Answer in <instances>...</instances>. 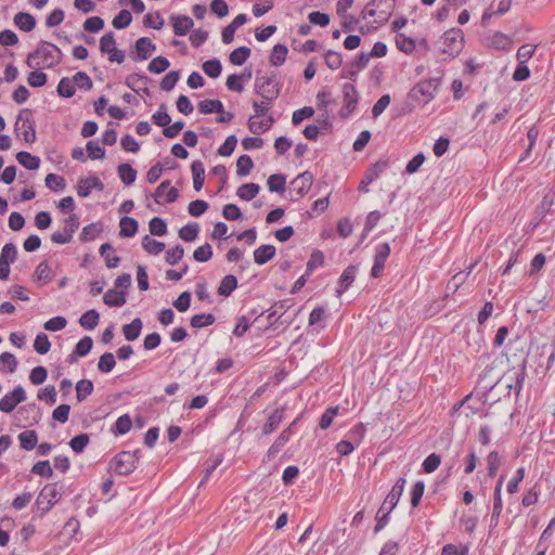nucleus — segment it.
Masks as SVG:
<instances>
[{
  "label": "nucleus",
  "instance_id": "f257e3e1",
  "mask_svg": "<svg viewBox=\"0 0 555 555\" xmlns=\"http://www.w3.org/2000/svg\"><path fill=\"white\" fill-rule=\"evenodd\" d=\"M62 51L53 43L40 41L37 49L29 53L26 64L30 68H52L62 61Z\"/></svg>",
  "mask_w": 555,
  "mask_h": 555
},
{
  "label": "nucleus",
  "instance_id": "f03ea898",
  "mask_svg": "<svg viewBox=\"0 0 555 555\" xmlns=\"http://www.w3.org/2000/svg\"><path fill=\"white\" fill-rule=\"evenodd\" d=\"M139 450L133 452L121 451L109 462V469L119 476H128L137 468Z\"/></svg>",
  "mask_w": 555,
  "mask_h": 555
},
{
  "label": "nucleus",
  "instance_id": "7ed1b4c3",
  "mask_svg": "<svg viewBox=\"0 0 555 555\" xmlns=\"http://www.w3.org/2000/svg\"><path fill=\"white\" fill-rule=\"evenodd\" d=\"M395 0H371L362 11L363 18L375 17L376 22H387L392 14Z\"/></svg>",
  "mask_w": 555,
  "mask_h": 555
},
{
  "label": "nucleus",
  "instance_id": "20e7f679",
  "mask_svg": "<svg viewBox=\"0 0 555 555\" xmlns=\"http://www.w3.org/2000/svg\"><path fill=\"white\" fill-rule=\"evenodd\" d=\"M281 87V82L274 75L270 77L257 76L255 80V92L269 102H273L279 98Z\"/></svg>",
  "mask_w": 555,
  "mask_h": 555
},
{
  "label": "nucleus",
  "instance_id": "39448f33",
  "mask_svg": "<svg viewBox=\"0 0 555 555\" xmlns=\"http://www.w3.org/2000/svg\"><path fill=\"white\" fill-rule=\"evenodd\" d=\"M15 130L18 134L23 135V139L27 143H33L36 140L35 120L33 119V113L28 108H24L20 112L16 122Z\"/></svg>",
  "mask_w": 555,
  "mask_h": 555
},
{
  "label": "nucleus",
  "instance_id": "423d86ee",
  "mask_svg": "<svg viewBox=\"0 0 555 555\" xmlns=\"http://www.w3.org/2000/svg\"><path fill=\"white\" fill-rule=\"evenodd\" d=\"M62 498L55 483L47 485L40 491L36 504L42 514L48 513Z\"/></svg>",
  "mask_w": 555,
  "mask_h": 555
},
{
  "label": "nucleus",
  "instance_id": "0eeeda50",
  "mask_svg": "<svg viewBox=\"0 0 555 555\" xmlns=\"http://www.w3.org/2000/svg\"><path fill=\"white\" fill-rule=\"evenodd\" d=\"M463 49V37L461 30L446 31L440 39V50L450 56H455Z\"/></svg>",
  "mask_w": 555,
  "mask_h": 555
},
{
  "label": "nucleus",
  "instance_id": "6e6552de",
  "mask_svg": "<svg viewBox=\"0 0 555 555\" xmlns=\"http://www.w3.org/2000/svg\"><path fill=\"white\" fill-rule=\"evenodd\" d=\"M79 228V218L76 214H70L64 220L63 231H55L51 234V241L55 244H67L72 241L74 233Z\"/></svg>",
  "mask_w": 555,
  "mask_h": 555
},
{
  "label": "nucleus",
  "instance_id": "1a4fd4ad",
  "mask_svg": "<svg viewBox=\"0 0 555 555\" xmlns=\"http://www.w3.org/2000/svg\"><path fill=\"white\" fill-rule=\"evenodd\" d=\"M301 415H298L274 440L272 446L267 451V459L269 461L273 460L280 451L284 448V446L291 440L292 435L294 434L293 428L300 421Z\"/></svg>",
  "mask_w": 555,
  "mask_h": 555
},
{
  "label": "nucleus",
  "instance_id": "9d476101",
  "mask_svg": "<svg viewBox=\"0 0 555 555\" xmlns=\"http://www.w3.org/2000/svg\"><path fill=\"white\" fill-rule=\"evenodd\" d=\"M438 87L437 79H427L420 81L411 90V96L415 100H422L428 102L435 98V93Z\"/></svg>",
  "mask_w": 555,
  "mask_h": 555
},
{
  "label": "nucleus",
  "instance_id": "9b49d317",
  "mask_svg": "<svg viewBox=\"0 0 555 555\" xmlns=\"http://www.w3.org/2000/svg\"><path fill=\"white\" fill-rule=\"evenodd\" d=\"M26 398L25 389L21 385H17L11 392L2 397L0 400V411L3 413H11L17 404L24 402Z\"/></svg>",
  "mask_w": 555,
  "mask_h": 555
},
{
  "label": "nucleus",
  "instance_id": "f8f14e48",
  "mask_svg": "<svg viewBox=\"0 0 555 555\" xmlns=\"http://www.w3.org/2000/svg\"><path fill=\"white\" fill-rule=\"evenodd\" d=\"M526 364L527 361L524 360L518 366L511 369L504 376L511 379V383H508L506 387L509 390L513 389L516 396L520 395L524 387L525 378L527 375Z\"/></svg>",
  "mask_w": 555,
  "mask_h": 555
},
{
  "label": "nucleus",
  "instance_id": "ddd939ff",
  "mask_svg": "<svg viewBox=\"0 0 555 555\" xmlns=\"http://www.w3.org/2000/svg\"><path fill=\"white\" fill-rule=\"evenodd\" d=\"M554 204V195L547 193L543 196L541 203L535 208L534 215L528 223V228L533 231L537 229L545 216L550 212L552 206Z\"/></svg>",
  "mask_w": 555,
  "mask_h": 555
},
{
  "label": "nucleus",
  "instance_id": "4468645a",
  "mask_svg": "<svg viewBox=\"0 0 555 555\" xmlns=\"http://www.w3.org/2000/svg\"><path fill=\"white\" fill-rule=\"evenodd\" d=\"M344 107L340 113L341 117H348L356 108L359 102V93L352 83L343 86Z\"/></svg>",
  "mask_w": 555,
  "mask_h": 555
},
{
  "label": "nucleus",
  "instance_id": "2eb2a0df",
  "mask_svg": "<svg viewBox=\"0 0 555 555\" xmlns=\"http://www.w3.org/2000/svg\"><path fill=\"white\" fill-rule=\"evenodd\" d=\"M406 480L404 477H400L396 483L392 486L390 492L387 494L385 501L383 502L380 506V512H384L387 509V513H391L392 509L397 506L404 487H405Z\"/></svg>",
  "mask_w": 555,
  "mask_h": 555
},
{
  "label": "nucleus",
  "instance_id": "dca6fc26",
  "mask_svg": "<svg viewBox=\"0 0 555 555\" xmlns=\"http://www.w3.org/2000/svg\"><path fill=\"white\" fill-rule=\"evenodd\" d=\"M388 160L380 159L377 163H375L372 167H370L365 173V177L363 178L359 185V190L361 192L367 193V185L371 184L375 179H377L388 168Z\"/></svg>",
  "mask_w": 555,
  "mask_h": 555
},
{
  "label": "nucleus",
  "instance_id": "f3484780",
  "mask_svg": "<svg viewBox=\"0 0 555 555\" xmlns=\"http://www.w3.org/2000/svg\"><path fill=\"white\" fill-rule=\"evenodd\" d=\"M313 182V176L309 171H305L298 175L295 179L292 180L291 185L292 190L299 196L302 197L306 195Z\"/></svg>",
  "mask_w": 555,
  "mask_h": 555
},
{
  "label": "nucleus",
  "instance_id": "a211bd4d",
  "mask_svg": "<svg viewBox=\"0 0 555 555\" xmlns=\"http://www.w3.org/2000/svg\"><path fill=\"white\" fill-rule=\"evenodd\" d=\"M93 189L98 191L104 190V183L96 176L80 179L77 185V193L80 197H88Z\"/></svg>",
  "mask_w": 555,
  "mask_h": 555
},
{
  "label": "nucleus",
  "instance_id": "6ab92c4d",
  "mask_svg": "<svg viewBox=\"0 0 555 555\" xmlns=\"http://www.w3.org/2000/svg\"><path fill=\"white\" fill-rule=\"evenodd\" d=\"M173 33L176 36H185L194 26L193 20L188 15H170Z\"/></svg>",
  "mask_w": 555,
  "mask_h": 555
},
{
  "label": "nucleus",
  "instance_id": "aec40b11",
  "mask_svg": "<svg viewBox=\"0 0 555 555\" xmlns=\"http://www.w3.org/2000/svg\"><path fill=\"white\" fill-rule=\"evenodd\" d=\"M285 406L276 408L267 418V422L262 426L261 433L268 436L276 430L280 424L283 422L285 416Z\"/></svg>",
  "mask_w": 555,
  "mask_h": 555
},
{
  "label": "nucleus",
  "instance_id": "412c9836",
  "mask_svg": "<svg viewBox=\"0 0 555 555\" xmlns=\"http://www.w3.org/2000/svg\"><path fill=\"white\" fill-rule=\"evenodd\" d=\"M358 272V266L349 264L341 273L338 280L337 297H340L353 283Z\"/></svg>",
  "mask_w": 555,
  "mask_h": 555
},
{
  "label": "nucleus",
  "instance_id": "4be33fe9",
  "mask_svg": "<svg viewBox=\"0 0 555 555\" xmlns=\"http://www.w3.org/2000/svg\"><path fill=\"white\" fill-rule=\"evenodd\" d=\"M137 56L134 61L147 60L156 50V46L147 37H141L135 42Z\"/></svg>",
  "mask_w": 555,
  "mask_h": 555
},
{
  "label": "nucleus",
  "instance_id": "5701e85b",
  "mask_svg": "<svg viewBox=\"0 0 555 555\" xmlns=\"http://www.w3.org/2000/svg\"><path fill=\"white\" fill-rule=\"evenodd\" d=\"M276 249L271 244L261 245L254 250V261L262 266L275 256Z\"/></svg>",
  "mask_w": 555,
  "mask_h": 555
},
{
  "label": "nucleus",
  "instance_id": "b1692460",
  "mask_svg": "<svg viewBox=\"0 0 555 555\" xmlns=\"http://www.w3.org/2000/svg\"><path fill=\"white\" fill-rule=\"evenodd\" d=\"M274 124V118L268 116L262 120H256L255 116H250L248 119V129L254 134H261L268 131Z\"/></svg>",
  "mask_w": 555,
  "mask_h": 555
},
{
  "label": "nucleus",
  "instance_id": "393cba45",
  "mask_svg": "<svg viewBox=\"0 0 555 555\" xmlns=\"http://www.w3.org/2000/svg\"><path fill=\"white\" fill-rule=\"evenodd\" d=\"M191 171L193 175V188L195 191H201L205 182V167L201 160H194L191 164Z\"/></svg>",
  "mask_w": 555,
  "mask_h": 555
},
{
  "label": "nucleus",
  "instance_id": "a878e982",
  "mask_svg": "<svg viewBox=\"0 0 555 555\" xmlns=\"http://www.w3.org/2000/svg\"><path fill=\"white\" fill-rule=\"evenodd\" d=\"M119 236L132 237L138 231L139 223L134 218L125 216L119 221Z\"/></svg>",
  "mask_w": 555,
  "mask_h": 555
},
{
  "label": "nucleus",
  "instance_id": "bb28decb",
  "mask_svg": "<svg viewBox=\"0 0 555 555\" xmlns=\"http://www.w3.org/2000/svg\"><path fill=\"white\" fill-rule=\"evenodd\" d=\"M14 24L21 30L29 33L36 27V18L26 12H18L14 16Z\"/></svg>",
  "mask_w": 555,
  "mask_h": 555
},
{
  "label": "nucleus",
  "instance_id": "cd10ccee",
  "mask_svg": "<svg viewBox=\"0 0 555 555\" xmlns=\"http://www.w3.org/2000/svg\"><path fill=\"white\" fill-rule=\"evenodd\" d=\"M493 371L494 369L488 365L483 369L478 378V384L487 391H491L500 382V378L492 377Z\"/></svg>",
  "mask_w": 555,
  "mask_h": 555
},
{
  "label": "nucleus",
  "instance_id": "c85d7f7f",
  "mask_svg": "<svg viewBox=\"0 0 555 555\" xmlns=\"http://www.w3.org/2000/svg\"><path fill=\"white\" fill-rule=\"evenodd\" d=\"M143 323L140 318H135L131 323L125 324L122 326V333L127 340L133 341L135 340L142 331Z\"/></svg>",
  "mask_w": 555,
  "mask_h": 555
},
{
  "label": "nucleus",
  "instance_id": "c756f323",
  "mask_svg": "<svg viewBox=\"0 0 555 555\" xmlns=\"http://www.w3.org/2000/svg\"><path fill=\"white\" fill-rule=\"evenodd\" d=\"M17 162L28 170H36L40 166V158L29 152L21 151L16 154Z\"/></svg>",
  "mask_w": 555,
  "mask_h": 555
},
{
  "label": "nucleus",
  "instance_id": "7c9ffc66",
  "mask_svg": "<svg viewBox=\"0 0 555 555\" xmlns=\"http://www.w3.org/2000/svg\"><path fill=\"white\" fill-rule=\"evenodd\" d=\"M103 301L108 307H121L126 304V294L122 291L108 289L103 296Z\"/></svg>",
  "mask_w": 555,
  "mask_h": 555
},
{
  "label": "nucleus",
  "instance_id": "2f4dec72",
  "mask_svg": "<svg viewBox=\"0 0 555 555\" xmlns=\"http://www.w3.org/2000/svg\"><path fill=\"white\" fill-rule=\"evenodd\" d=\"M99 320L100 313L95 309H90L80 317L79 324L85 330L92 331L99 324Z\"/></svg>",
  "mask_w": 555,
  "mask_h": 555
},
{
  "label": "nucleus",
  "instance_id": "473e14b6",
  "mask_svg": "<svg viewBox=\"0 0 555 555\" xmlns=\"http://www.w3.org/2000/svg\"><path fill=\"white\" fill-rule=\"evenodd\" d=\"M113 246L109 243H104L100 247V255L104 258L106 267L109 269L118 267L120 262V258L113 255Z\"/></svg>",
  "mask_w": 555,
  "mask_h": 555
},
{
  "label": "nucleus",
  "instance_id": "72a5a7b5",
  "mask_svg": "<svg viewBox=\"0 0 555 555\" xmlns=\"http://www.w3.org/2000/svg\"><path fill=\"white\" fill-rule=\"evenodd\" d=\"M117 173L125 185H131L137 179V170L129 164H120L117 167Z\"/></svg>",
  "mask_w": 555,
  "mask_h": 555
},
{
  "label": "nucleus",
  "instance_id": "f704fd0d",
  "mask_svg": "<svg viewBox=\"0 0 555 555\" xmlns=\"http://www.w3.org/2000/svg\"><path fill=\"white\" fill-rule=\"evenodd\" d=\"M18 441L22 449L30 451L35 449L38 442V436L35 430H24L18 435Z\"/></svg>",
  "mask_w": 555,
  "mask_h": 555
},
{
  "label": "nucleus",
  "instance_id": "c9c22d12",
  "mask_svg": "<svg viewBox=\"0 0 555 555\" xmlns=\"http://www.w3.org/2000/svg\"><path fill=\"white\" fill-rule=\"evenodd\" d=\"M288 49L285 44L278 43L273 47L270 54V63L273 66H281L285 63Z\"/></svg>",
  "mask_w": 555,
  "mask_h": 555
},
{
  "label": "nucleus",
  "instance_id": "e433bc0d",
  "mask_svg": "<svg viewBox=\"0 0 555 555\" xmlns=\"http://www.w3.org/2000/svg\"><path fill=\"white\" fill-rule=\"evenodd\" d=\"M236 287L237 279L232 274H228L221 280L218 294L223 297H229Z\"/></svg>",
  "mask_w": 555,
  "mask_h": 555
},
{
  "label": "nucleus",
  "instance_id": "4c0bfd02",
  "mask_svg": "<svg viewBox=\"0 0 555 555\" xmlns=\"http://www.w3.org/2000/svg\"><path fill=\"white\" fill-rule=\"evenodd\" d=\"M260 186L257 183L250 182L242 184L237 189V196L243 201H251L259 193Z\"/></svg>",
  "mask_w": 555,
  "mask_h": 555
},
{
  "label": "nucleus",
  "instance_id": "58836bf2",
  "mask_svg": "<svg viewBox=\"0 0 555 555\" xmlns=\"http://www.w3.org/2000/svg\"><path fill=\"white\" fill-rule=\"evenodd\" d=\"M396 44L397 48L405 54H411L416 48L415 40L411 37L405 36L402 33L397 34Z\"/></svg>",
  "mask_w": 555,
  "mask_h": 555
},
{
  "label": "nucleus",
  "instance_id": "ea45409f",
  "mask_svg": "<svg viewBox=\"0 0 555 555\" xmlns=\"http://www.w3.org/2000/svg\"><path fill=\"white\" fill-rule=\"evenodd\" d=\"M197 107L201 114L207 115L222 112L223 103L220 100H203L198 103Z\"/></svg>",
  "mask_w": 555,
  "mask_h": 555
},
{
  "label": "nucleus",
  "instance_id": "a19ab883",
  "mask_svg": "<svg viewBox=\"0 0 555 555\" xmlns=\"http://www.w3.org/2000/svg\"><path fill=\"white\" fill-rule=\"evenodd\" d=\"M251 50L248 47H240L230 53L229 60L233 65L241 66L250 56Z\"/></svg>",
  "mask_w": 555,
  "mask_h": 555
},
{
  "label": "nucleus",
  "instance_id": "79ce46f5",
  "mask_svg": "<svg viewBox=\"0 0 555 555\" xmlns=\"http://www.w3.org/2000/svg\"><path fill=\"white\" fill-rule=\"evenodd\" d=\"M254 168V162L249 155H241L236 160V173L240 177H246Z\"/></svg>",
  "mask_w": 555,
  "mask_h": 555
},
{
  "label": "nucleus",
  "instance_id": "37998d69",
  "mask_svg": "<svg viewBox=\"0 0 555 555\" xmlns=\"http://www.w3.org/2000/svg\"><path fill=\"white\" fill-rule=\"evenodd\" d=\"M34 275L37 281H40L43 284L51 282L53 279L52 270L47 261H41L36 267Z\"/></svg>",
  "mask_w": 555,
  "mask_h": 555
},
{
  "label": "nucleus",
  "instance_id": "c03bdc74",
  "mask_svg": "<svg viewBox=\"0 0 555 555\" xmlns=\"http://www.w3.org/2000/svg\"><path fill=\"white\" fill-rule=\"evenodd\" d=\"M153 122L158 126L166 128L171 122V117L167 113V106L165 103H162L158 109L152 116Z\"/></svg>",
  "mask_w": 555,
  "mask_h": 555
},
{
  "label": "nucleus",
  "instance_id": "a18cd8bd",
  "mask_svg": "<svg viewBox=\"0 0 555 555\" xmlns=\"http://www.w3.org/2000/svg\"><path fill=\"white\" fill-rule=\"evenodd\" d=\"M142 247L151 255H158L165 249V244L152 238L150 235H144L142 238Z\"/></svg>",
  "mask_w": 555,
  "mask_h": 555
},
{
  "label": "nucleus",
  "instance_id": "49530a36",
  "mask_svg": "<svg viewBox=\"0 0 555 555\" xmlns=\"http://www.w3.org/2000/svg\"><path fill=\"white\" fill-rule=\"evenodd\" d=\"M94 386L90 379H81L76 384V397L79 402L93 392Z\"/></svg>",
  "mask_w": 555,
  "mask_h": 555
},
{
  "label": "nucleus",
  "instance_id": "de8ad7c7",
  "mask_svg": "<svg viewBox=\"0 0 555 555\" xmlns=\"http://www.w3.org/2000/svg\"><path fill=\"white\" fill-rule=\"evenodd\" d=\"M270 192L282 193L285 191L286 176L282 173L271 175L267 181Z\"/></svg>",
  "mask_w": 555,
  "mask_h": 555
},
{
  "label": "nucleus",
  "instance_id": "09e8293b",
  "mask_svg": "<svg viewBox=\"0 0 555 555\" xmlns=\"http://www.w3.org/2000/svg\"><path fill=\"white\" fill-rule=\"evenodd\" d=\"M199 225L196 222L188 223L179 230V236L184 242H193L198 236Z\"/></svg>",
  "mask_w": 555,
  "mask_h": 555
},
{
  "label": "nucleus",
  "instance_id": "8fccbe9b",
  "mask_svg": "<svg viewBox=\"0 0 555 555\" xmlns=\"http://www.w3.org/2000/svg\"><path fill=\"white\" fill-rule=\"evenodd\" d=\"M216 317L212 313L195 314L191 318L190 324L192 327L202 328L214 324Z\"/></svg>",
  "mask_w": 555,
  "mask_h": 555
},
{
  "label": "nucleus",
  "instance_id": "3c124183",
  "mask_svg": "<svg viewBox=\"0 0 555 555\" xmlns=\"http://www.w3.org/2000/svg\"><path fill=\"white\" fill-rule=\"evenodd\" d=\"M324 255L321 250L317 249V250H313L312 254L310 255V258L307 262V267H306V273L308 275H311V273L317 269V268H320L324 264Z\"/></svg>",
  "mask_w": 555,
  "mask_h": 555
},
{
  "label": "nucleus",
  "instance_id": "603ef678",
  "mask_svg": "<svg viewBox=\"0 0 555 555\" xmlns=\"http://www.w3.org/2000/svg\"><path fill=\"white\" fill-rule=\"evenodd\" d=\"M101 232L102 225L93 222L82 228L79 238L82 242H90L93 241Z\"/></svg>",
  "mask_w": 555,
  "mask_h": 555
},
{
  "label": "nucleus",
  "instance_id": "864d4df0",
  "mask_svg": "<svg viewBox=\"0 0 555 555\" xmlns=\"http://www.w3.org/2000/svg\"><path fill=\"white\" fill-rule=\"evenodd\" d=\"M257 321V318L251 317H240L237 319V323L233 330V335L236 337H242L250 327L251 324H254Z\"/></svg>",
  "mask_w": 555,
  "mask_h": 555
},
{
  "label": "nucleus",
  "instance_id": "5fc2aeb1",
  "mask_svg": "<svg viewBox=\"0 0 555 555\" xmlns=\"http://www.w3.org/2000/svg\"><path fill=\"white\" fill-rule=\"evenodd\" d=\"M76 88L72 78L63 77L57 85V93L63 98H72Z\"/></svg>",
  "mask_w": 555,
  "mask_h": 555
},
{
  "label": "nucleus",
  "instance_id": "6e6d98bb",
  "mask_svg": "<svg viewBox=\"0 0 555 555\" xmlns=\"http://www.w3.org/2000/svg\"><path fill=\"white\" fill-rule=\"evenodd\" d=\"M203 70L210 78H218L222 70L221 62L218 59L208 60L203 64Z\"/></svg>",
  "mask_w": 555,
  "mask_h": 555
},
{
  "label": "nucleus",
  "instance_id": "4d7b16f0",
  "mask_svg": "<svg viewBox=\"0 0 555 555\" xmlns=\"http://www.w3.org/2000/svg\"><path fill=\"white\" fill-rule=\"evenodd\" d=\"M115 365L116 360L114 354L112 352H105L99 359L98 369L102 373H109L113 371Z\"/></svg>",
  "mask_w": 555,
  "mask_h": 555
},
{
  "label": "nucleus",
  "instance_id": "13d9d810",
  "mask_svg": "<svg viewBox=\"0 0 555 555\" xmlns=\"http://www.w3.org/2000/svg\"><path fill=\"white\" fill-rule=\"evenodd\" d=\"M46 185L54 191V192H59V191H63L66 186V182H65V179L56 173H49L47 175L46 177Z\"/></svg>",
  "mask_w": 555,
  "mask_h": 555
},
{
  "label": "nucleus",
  "instance_id": "bf43d9fd",
  "mask_svg": "<svg viewBox=\"0 0 555 555\" xmlns=\"http://www.w3.org/2000/svg\"><path fill=\"white\" fill-rule=\"evenodd\" d=\"M169 66L170 62L168 61L167 57L156 56L150 62L147 69L153 74H160L165 72Z\"/></svg>",
  "mask_w": 555,
  "mask_h": 555
},
{
  "label": "nucleus",
  "instance_id": "052dcab7",
  "mask_svg": "<svg viewBox=\"0 0 555 555\" xmlns=\"http://www.w3.org/2000/svg\"><path fill=\"white\" fill-rule=\"evenodd\" d=\"M132 22V15L128 10H121L113 20L112 24L116 29H124Z\"/></svg>",
  "mask_w": 555,
  "mask_h": 555
},
{
  "label": "nucleus",
  "instance_id": "680f3d73",
  "mask_svg": "<svg viewBox=\"0 0 555 555\" xmlns=\"http://www.w3.org/2000/svg\"><path fill=\"white\" fill-rule=\"evenodd\" d=\"M237 144V138L234 134L227 137L225 141L219 146L218 154L228 157L232 155Z\"/></svg>",
  "mask_w": 555,
  "mask_h": 555
},
{
  "label": "nucleus",
  "instance_id": "e2e57ef3",
  "mask_svg": "<svg viewBox=\"0 0 555 555\" xmlns=\"http://www.w3.org/2000/svg\"><path fill=\"white\" fill-rule=\"evenodd\" d=\"M31 473L41 477L50 478L53 475V469L48 460L39 461L31 467Z\"/></svg>",
  "mask_w": 555,
  "mask_h": 555
},
{
  "label": "nucleus",
  "instance_id": "0e129e2a",
  "mask_svg": "<svg viewBox=\"0 0 555 555\" xmlns=\"http://www.w3.org/2000/svg\"><path fill=\"white\" fill-rule=\"evenodd\" d=\"M150 232L156 236H163L167 233V224L164 219L154 217L149 223Z\"/></svg>",
  "mask_w": 555,
  "mask_h": 555
},
{
  "label": "nucleus",
  "instance_id": "69168bd1",
  "mask_svg": "<svg viewBox=\"0 0 555 555\" xmlns=\"http://www.w3.org/2000/svg\"><path fill=\"white\" fill-rule=\"evenodd\" d=\"M90 438L88 434H80L72 438L69 446L75 453H81L89 444Z\"/></svg>",
  "mask_w": 555,
  "mask_h": 555
},
{
  "label": "nucleus",
  "instance_id": "338daca9",
  "mask_svg": "<svg viewBox=\"0 0 555 555\" xmlns=\"http://www.w3.org/2000/svg\"><path fill=\"white\" fill-rule=\"evenodd\" d=\"M87 154L91 159H103L105 157V150L95 140H90L87 143Z\"/></svg>",
  "mask_w": 555,
  "mask_h": 555
},
{
  "label": "nucleus",
  "instance_id": "774afa93",
  "mask_svg": "<svg viewBox=\"0 0 555 555\" xmlns=\"http://www.w3.org/2000/svg\"><path fill=\"white\" fill-rule=\"evenodd\" d=\"M17 258V249L13 243H7L0 254V260L8 263H13Z\"/></svg>",
  "mask_w": 555,
  "mask_h": 555
}]
</instances>
